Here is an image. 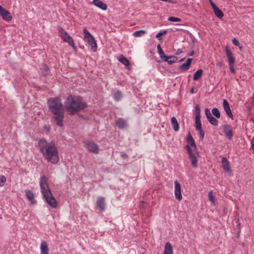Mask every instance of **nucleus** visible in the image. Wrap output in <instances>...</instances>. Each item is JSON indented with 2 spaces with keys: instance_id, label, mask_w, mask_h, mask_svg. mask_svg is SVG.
Masks as SVG:
<instances>
[{
  "instance_id": "obj_1",
  "label": "nucleus",
  "mask_w": 254,
  "mask_h": 254,
  "mask_svg": "<svg viewBox=\"0 0 254 254\" xmlns=\"http://www.w3.org/2000/svg\"><path fill=\"white\" fill-rule=\"evenodd\" d=\"M38 147L43 157L48 162L53 164L58 162V149L54 141H48L45 138H41L38 141Z\"/></svg>"
},
{
  "instance_id": "obj_2",
  "label": "nucleus",
  "mask_w": 254,
  "mask_h": 254,
  "mask_svg": "<svg viewBox=\"0 0 254 254\" xmlns=\"http://www.w3.org/2000/svg\"><path fill=\"white\" fill-rule=\"evenodd\" d=\"M48 106L51 112L54 115L53 119L60 127L63 126L64 109L59 98H50L48 100Z\"/></svg>"
},
{
  "instance_id": "obj_3",
  "label": "nucleus",
  "mask_w": 254,
  "mask_h": 254,
  "mask_svg": "<svg viewBox=\"0 0 254 254\" xmlns=\"http://www.w3.org/2000/svg\"><path fill=\"white\" fill-rule=\"evenodd\" d=\"M87 106L79 97L69 95L65 102V108L70 114H73Z\"/></svg>"
},
{
  "instance_id": "obj_4",
  "label": "nucleus",
  "mask_w": 254,
  "mask_h": 254,
  "mask_svg": "<svg viewBox=\"0 0 254 254\" xmlns=\"http://www.w3.org/2000/svg\"><path fill=\"white\" fill-rule=\"evenodd\" d=\"M40 187L42 194L46 202L53 208L57 207V202L53 196L48 184V179L45 176L41 177Z\"/></svg>"
},
{
  "instance_id": "obj_5",
  "label": "nucleus",
  "mask_w": 254,
  "mask_h": 254,
  "mask_svg": "<svg viewBox=\"0 0 254 254\" xmlns=\"http://www.w3.org/2000/svg\"><path fill=\"white\" fill-rule=\"evenodd\" d=\"M188 142L190 143V145L193 147L194 149V151H193L192 149L190 148L189 145H187L186 146V149L189 153V158L191 161V164L194 168H197V160L196 158V156H197L198 154L197 152L194 151L196 148L194 140L193 139H190V140Z\"/></svg>"
},
{
  "instance_id": "obj_6",
  "label": "nucleus",
  "mask_w": 254,
  "mask_h": 254,
  "mask_svg": "<svg viewBox=\"0 0 254 254\" xmlns=\"http://www.w3.org/2000/svg\"><path fill=\"white\" fill-rule=\"evenodd\" d=\"M83 32L84 41L90 46V50L93 52H95L97 49V44L94 37L86 29H84Z\"/></svg>"
},
{
  "instance_id": "obj_7",
  "label": "nucleus",
  "mask_w": 254,
  "mask_h": 254,
  "mask_svg": "<svg viewBox=\"0 0 254 254\" xmlns=\"http://www.w3.org/2000/svg\"><path fill=\"white\" fill-rule=\"evenodd\" d=\"M59 32L62 39L65 42L68 43L69 45L74 49H76V46L71 37L67 34L62 28H58Z\"/></svg>"
},
{
  "instance_id": "obj_8",
  "label": "nucleus",
  "mask_w": 254,
  "mask_h": 254,
  "mask_svg": "<svg viewBox=\"0 0 254 254\" xmlns=\"http://www.w3.org/2000/svg\"><path fill=\"white\" fill-rule=\"evenodd\" d=\"M86 148L88 150L93 153H98L99 152V147L97 144H96L93 141H86L85 142Z\"/></svg>"
},
{
  "instance_id": "obj_9",
  "label": "nucleus",
  "mask_w": 254,
  "mask_h": 254,
  "mask_svg": "<svg viewBox=\"0 0 254 254\" xmlns=\"http://www.w3.org/2000/svg\"><path fill=\"white\" fill-rule=\"evenodd\" d=\"M0 15L5 21H10L12 19V16L9 12L1 5H0Z\"/></svg>"
},
{
  "instance_id": "obj_10",
  "label": "nucleus",
  "mask_w": 254,
  "mask_h": 254,
  "mask_svg": "<svg viewBox=\"0 0 254 254\" xmlns=\"http://www.w3.org/2000/svg\"><path fill=\"white\" fill-rule=\"evenodd\" d=\"M175 184V198L178 200L180 201L182 199V195L181 193V185L180 183L177 181H175L174 182Z\"/></svg>"
},
{
  "instance_id": "obj_11",
  "label": "nucleus",
  "mask_w": 254,
  "mask_h": 254,
  "mask_svg": "<svg viewBox=\"0 0 254 254\" xmlns=\"http://www.w3.org/2000/svg\"><path fill=\"white\" fill-rule=\"evenodd\" d=\"M96 204L100 210L101 211H105L106 208L105 197L103 196H98L97 198Z\"/></svg>"
},
{
  "instance_id": "obj_12",
  "label": "nucleus",
  "mask_w": 254,
  "mask_h": 254,
  "mask_svg": "<svg viewBox=\"0 0 254 254\" xmlns=\"http://www.w3.org/2000/svg\"><path fill=\"white\" fill-rule=\"evenodd\" d=\"M225 51L226 55L228 59V64H235V58L233 56L232 52L230 51L228 47H226L225 48Z\"/></svg>"
},
{
  "instance_id": "obj_13",
  "label": "nucleus",
  "mask_w": 254,
  "mask_h": 254,
  "mask_svg": "<svg viewBox=\"0 0 254 254\" xmlns=\"http://www.w3.org/2000/svg\"><path fill=\"white\" fill-rule=\"evenodd\" d=\"M223 107L227 115L230 118H233V115L230 108L229 104L228 101L225 99L223 100Z\"/></svg>"
},
{
  "instance_id": "obj_14",
  "label": "nucleus",
  "mask_w": 254,
  "mask_h": 254,
  "mask_svg": "<svg viewBox=\"0 0 254 254\" xmlns=\"http://www.w3.org/2000/svg\"><path fill=\"white\" fill-rule=\"evenodd\" d=\"M224 132L225 135L231 139L233 136L232 127L229 125H226L223 126Z\"/></svg>"
},
{
  "instance_id": "obj_15",
  "label": "nucleus",
  "mask_w": 254,
  "mask_h": 254,
  "mask_svg": "<svg viewBox=\"0 0 254 254\" xmlns=\"http://www.w3.org/2000/svg\"><path fill=\"white\" fill-rule=\"evenodd\" d=\"M41 254H49V249L45 241H42L40 245Z\"/></svg>"
},
{
  "instance_id": "obj_16",
  "label": "nucleus",
  "mask_w": 254,
  "mask_h": 254,
  "mask_svg": "<svg viewBox=\"0 0 254 254\" xmlns=\"http://www.w3.org/2000/svg\"><path fill=\"white\" fill-rule=\"evenodd\" d=\"M222 166L225 171L230 172L231 169L230 167V163L228 159L225 157H223L221 160Z\"/></svg>"
},
{
  "instance_id": "obj_17",
  "label": "nucleus",
  "mask_w": 254,
  "mask_h": 254,
  "mask_svg": "<svg viewBox=\"0 0 254 254\" xmlns=\"http://www.w3.org/2000/svg\"><path fill=\"white\" fill-rule=\"evenodd\" d=\"M26 196L32 204H35L36 203V201L34 199V193L32 190H28L26 191Z\"/></svg>"
},
{
  "instance_id": "obj_18",
  "label": "nucleus",
  "mask_w": 254,
  "mask_h": 254,
  "mask_svg": "<svg viewBox=\"0 0 254 254\" xmlns=\"http://www.w3.org/2000/svg\"><path fill=\"white\" fill-rule=\"evenodd\" d=\"M191 61V59H188L187 62L185 63H184L180 65L179 69L181 71H187L190 65Z\"/></svg>"
},
{
  "instance_id": "obj_19",
  "label": "nucleus",
  "mask_w": 254,
  "mask_h": 254,
  "mask_svg": "<svg viewBox=\"0 0 254 254\" xmlns=\"http://www.w3.org/2000/svg\"><path fill=\"white\" fill-rule=\"evenodd\" d=\"M92 2L95 5L101 9L105 10L107 9V5L99 0H93Z\"/></svg>"
},
{
  "instance_id": "obj_20",
  "label": "nucleus",
  "mask_w": 254,
  "mask_h": 254,
  "mask_svg": "<svg viewBox=\"0 0 254 254\" xmlns=\"http://www.w3.org/2000/svg\"><path fill=\"white\" fill-rule=\"evenodd\" d=\"M163 60L165 62H167L169 64H172L175 63L177 61V58L175 56H166Z\"/></svg>"
},
{
  "instance_id": "obj_21",
  "label": "nucleus",
  "mask_w": 254,
  "mask_h": 254,
  "mask_svg": "<svg viewBox=\"0 0 254 254\" xmlns=\"http://www.w3.org/2000/svg\"><path fill=\"white\" fill-rule=\"evenodd\" d=\"M164 254H173L172 246L169 242L165 245Z\"/></svg>"
},
{
  "instance_id": "obj_22",
  "label": "nucleus",
  "mask_w": 254,
  "mask_h": 254,
  "mask_svg": "<svg viewBox=\"0 0 254 254\" xmlns=\"http://www.w3.org/2000/svg\"><path fill=\"white\" fill-rule=\"evenodd\" d=\"M116 125L119 128L123 129L127 126V123L124 119L120 118L116 122Z\"/></svg>"
},
{
  "instance_id": "obj_23",
  "label": "nucleus",
  "mask_w": 254,
  "mask_h": 254,
  "mask_svg": "<svg viewBox=\"0 0 254 254\" xmlns=\"http://www.w3.org/2000/svg\"><path fill=\"white\" fill-rule=\"evenodd\" d=\"M171 122L174 130L175 131H178L179 130V125L176 118L175 117H172Z\"/></svg>"
},
{
  "instance_id": "obj_24",
  "label": "nucleus",
  "mask_w": 254,
  "mask_h": 254,
  "mask_svg": "<svg viewBox=\"0 0 254 254\" xmlns=\"http://www.w3.org/2000/svg\"><path fill=\"white\" fill-rule=\"evenodd\" d=\"M202 69H198L194 73L193 76V79L194 81H196L198 80L202 75Z\"/></svg>"
},
{
  "instance_id": "obj_25",
  "label": "nucleus",
  "mask_w": 254,
  "mask_h": 254,
  "mask_svg": "<svg viewBox=\"0 0 254 254\" xmlns=\"http://www.w3.org/2000/svg\"><path fill=\"white\" fill-rule=\"evenodd\" d=\"M119 61L126 66L129 65V62L128 60L123 56H121V57L119 59Z\"/></svg>"
},
{
  "instance_id": "obj_26",
  "label": "nucleus",
  "mask_w": 254,
  "mask_h": 254,
  "mask_svg": "<svg viewBox=\"0 0 254 254\" xmlns=\"http://www.w3.org/2000/svg\"><path fill=\"white\" fill-rule=\"evenodd\" d=\"M195 123L196 130H200L201 128L200 117H195Z\"/></svg>"
},
{
  "instance_id": "obj_27",
  "label": "nucleus",
  "mask_w": 254,
  "mask_h": 254,
  "mask_svg": "<svg viewBox=\"0 0 254 254\" xmlns=\"http://www.w3.org/2000/svg\"><path fill=\"white\" fill-rule=\"evenodd\" d=\"M213 11L215 14L219 18H221L224 16L222 11L217 6L213 9Z\"/></svg>"
},
{
  "instance_id": "obj_28",
  "label": "nucleus",
  "mask_w": 254,
  "mask_h": 254,
  "mask_svg": "<svg viewBox=\"0 0 254 254\" xmlns=\"http://www.w3.org/2000/svg\"><path fill=\"white\" fill-rule=\"evenodd\" d=\"M208 198L209 200L211 201V203L215 205L216 201L215 196L213 194V192L212 190H210L208 192Z\"/></svg>"
},
{
  "instance_id": "obj_29",
  "label": "nucleus",
  "mask_w": 254,
  "mask_h": 254,
  "mask_svg": "<svg viewBox=\"0 0 254 254\" xmlns=\"http://www.w3.org/2000/svg\"><path fill=\"white\" fill-rule=\"evenodd\" d=\"M147 33V31L144 30H141L134 32L133 35L134 36L139 37L143 36Z\"/></svg>"
},
{
  "instance_id": "obj_30",
  "label": "nucleus",
  "mask_w": 254,
  "mask_h": 254,
  "mask_svg": "<svg viewBox=\"0 0 254 254\" xmlns=\"http://www.w3.org/2000/svg\"><path fill=\"white\" fill-rule=\"evenodd\" d=\"M122 93L119 91L115 92L113 95L114 99L117 101L120 100L122 99Z\"/></svg>"
},
{
  "instance_id": "obj_31",
  "label": "nucleus",
  "mask_w": 254,
  "mask_h": 254,
  "mask_svg": "<svg viewBox=\"0 0 254 254\" xmlns=\"http://www.w3.org/2000/svg\"><path fill=\"white\" fill-rule=\"evenodd\" d=\"M157 51H158V53L159 55L160 58L163 60V59H164L165 58L166 55H165L163 51L161 49V46L160 44H158L157 45Z\"/></svg>"
},
{
  "instance_id": "obj_32",
  "label": "nucleus",
  "mask_w": 254,
  "mask_h": 254,
  "mask_svg": "<svg viewBox=\"0 0 254 254\" xmlns=\"http://www.w3.org/2000/svg\"><path fill=\"white\" fill-rule=\"evenodd\" d=\"M207 120L213 126H217L218 125V121L212 116L209 117Z\"/></svg>"
},
{
  "instance_id": "obj_33",
  "label": "nucleus",
  "mask_w": 254,
  "mask_h": 254,
  "mask_svg": "<svg viewBox=\"0 0 254 254\" xmlns=\"http://www.w3.org/2000/svg\"><path fill=\"white\" fill-rule=\"evenodd\" d=\"M212 113L216 118L219 119L220 118V113L217 108H214L212 109Z\"/></svg>"
},
{
  "instance_id": "obj_34",
  "label": "nucleus",
  "mask_w": 254,
  "mask_h": 254,
  "mask_svg": "<svg viewBox=\"0 0 254 254\" xmlns=\"http://www.w3.org/2000/svg\"><path fill=\"white\" fill-rule=\"evenodd\" d=\"M200 110L199 106L197 105L195 108V117H200Z\"/></svg>"
},
{
  "instance_id": "obj_35",
  "label": "nucleus",
  "mask_w": 254,
  "mask_h": 254,
  "mask_svg": "<svg viewBox=\"0 0 254 254\" xmlns=\"http://www.w3.org/2000/svg\"><path fill=\"white\" fill-rule=\"evenodd\" d=\"M6 181L5 177L3 175L0 176V187H2L4 185V184Z\"/></svg>"
},
{
  "instance_id": "obj_36",
  "label": "nucleus",
  "mask_w": 254,
  "mask_h": 254,
  "mask_svg": "<svg viewBox=\"0 0 254 254\" xmlns=\"http://www.w3.org/2000/svg\"><path fill=\"white\" fill-rule=\"evenodd\" d=\"M168 20L172 22H179L181 19L178 17L170 16L168 18Z\"/></svg>"
},
{
  "instance_id": "obj_37",
  "label": "nucleus",
  "mask_w": 254,
  "mask_h": 254,
  "mask_svg": "<svg viewBox=\"0 0 254 254\" xmlns=\"http://www.w3.org/2000/svg\"><path fill=\"white\" fill-rule=\"evenodd\" d=\"M167 33L166 30H164L163 31H160V32L158 33L157 35H156V38H158L159 40L161 39L160 37L163 35H165Z\"/></svg>"
},
{
  "instance_id": "obj_38",
  "label": "nucleus",
  "mask_w": 254,
  "mask_h": 254,
  "mask_svg": "<svg viewBox=\"0 0 254 254\" xmlns=\"http://www.w3.org/2000/svg\"><path fill=\"white\" fill-rule=\"evenodd\" d=\"M205 114L207 119H208L209 117L212 116L211 113H210V110L208 108H206L205 109Z\"/></svg>"
},
{
  "instance_id": "obj_39",
  "label": "nucleus",
  "mask_w": 254,
  "mask_h": 254,
  "mask_svg": "<svg viewBox=\"0 0 254 254\" xmlns=\"http://www.w3.org/2000/svg\"><path fill=\"white\" fill-rule=\"evenodd\" d=\"M197 130L199 131V134H198L199 137H200V138L201 140L203 139L204 138V132L202 130V128H201L200 130Z\"/></svg>"
},
{
  "instance_id": "obj_40",
  "label": "nucleus",
  "mask_w": 254,
  "mask_h": 254,
  "mask_svg": "<svg viewBox=\"0 0 254 254\" xmlns=\"http://www.w3.org/2000/svg\"><path fill=\"white\" fill-rule=\"evenodd\" d=\"M229 68H230L231 72L233 73H235L236 71L234 68V64H229Z\"/></svg>"
},
{
  "instance_id": "obj_41",
  "label": "nucleus",
  "mask_w": 254,
  "mask_h": 254,
  "mask_svg": "<svg viewBox=\"0 0 254 254\" xmlns=\"http://www.w3.org/2000/svg\"><path fill=\"white\" fill-rule=\"evenodd\" d=\"M232 42L234 45L237 46H239L240 45L239 42L238 40H237L236 38H234L232 40Z\"/></svg>"
},
{
  "instance_id": "obj_42",
  "label": "nucleus",
  "mask_w": 254,
  "mask_h": 254,
  "mask_svg": "<svg viewBox=\"0 0 254 254\" xmlns=\"http://www.w3.org/2000/svg\"><path fill=\"white\" fill-rule=\"evenodd\" d=\"M209 2L211 5L213 9H214L215 8L217 7V6L215 4V3L213 2L212 0H209Z\"/></svg>"
},
{
  "instance_id": "obj_43",
  "label": "nucleus",
  "mask_w": 254,
  "mask_h": 254,
  "mask_svg": "<svg viewBox=\"0 0 254 254\" xmlns=\"http://www.w3.org/2000/svg\"><path fill=\"white\" fill-rule=\"evenodd\" d=\"M190 139H193V138L192 137L190 132H189L187 136V141H189L190 140Z\"/></svg>"
},
{
  "instance_id": "obj_44",
  "label": "nucleus",
  "mask_w": 254,
  "mask_h": 254,
  "mask_svg": "<svg viewBox=\"0 0 254 254\" xmlns=\"http://www.w3.org/2000/svg\"><path fill=\"white\" fill-rule=\"evenodd\" d=\"M194 87H192L191 88V89H190V93L191 94H193L194 93Z\"/></svg>"
},
{
  "instance_id": "obj_45",
  "label": "nucleus",
  "mask_w": 254,
  "mask_h": 254,
  "mask_svg": "<svg viewBox=\"0 0 254 254\" xmlns=\"http://www.w3.org/2000/svg\"><path fill=\"white\" fill-rule=\"evenodd\" d=\"M194 51H191L190 53L189 54V56H192L194 55Z\"/></svg>"
},
{
  "instance_id": "obj_46",
  "label": "nucleus",
  "mask_w": 254,
  "mask_h": 254,
  "mask_svg": "<svg viewBox=\"0 0 254 254\" xmlns=\"http://www.w3.org/2000/svg\"><path fill=\"white\" fill-rule=\"evenodd\" d=\"M250 121H252L253 123L254 124V118H251Z\"/></svg>"
},
{
  "instance_id": "obj_47",
  "label": "nucleus",
  "mask_w": 254,
  "mask_h": 254,
  "mask_svg": "<svg viewBox=\"0 0 254 254\" xmlns=\"http://www.w3.org/2000/svg\"><path fill=\"white\" fill-rule=\"evenodd\" d=\"M222 64V63H219L217 64V65H218L219 66H220Z\"/></svg>"
},
{
  "instance_id": "obj_48",
  "label": "nucleus",
  "mask_w": 254,
  "mask_h": 254,
  "mask_svg": "<svg viewBox=\"0 0 254 254\" xmlns=\"http://www.w3.org/2000/svg\"><path fill=\"white\" fill-rule=\"evenodd\" d=\"M253 103L254 104V95H253Z\"/></svg>"
}]
</instances>
